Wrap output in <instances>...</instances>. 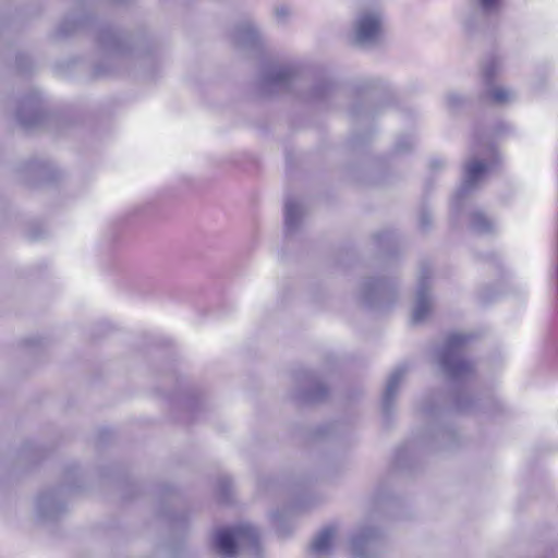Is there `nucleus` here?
<instances>
[{
	"label": "nucleus",
	"instance_id": "31",
	"mask_svg": "<svg viewBox=\"0 0 558 558\" xmlns=\"http://www.w3.org/2000/svg\"><path fill=\"white\" fill-rule=\"evenodd\" d=\"M29 238L32 240H38L40 236L39 235H36V234H31Z\"/></svg>",
	"mask_w": 558,
	"mask_h": 558
},
{
	"label": "nucleus",
	"instance_id": "26",
	"mask_svg": "<svg viewBox=\"0 0 558 558\" xmlns=\"http://www.w3.org/2000/svg\"><path fill=\"white\" fill-rule=\"evenodd\" d=\"M15 66L20 72L25 73L31 69L32 60L27 54L19 53L15 60Z\"/></svg>",
	"mask_w": 558,
	"mask_h": 558
},
{
	"label": "nucleus",
	"instance_id": "32",
	"mask_svg": "<svg viewBox=\"0 0 558 558\" xmlns=\"http://www.w3.org/2000/svg\"><path fill=\"white\" fill-rule=\"evenodd\" d=\"M422 223H423V225L427 223V222L425 221V218H424V217H422Z\"/></svg>",
	"mask_w": 558,
	"mask_h": 558
},
{
	"label": "nucleus",
	"instance_id": "29",
	"mask_svg": "<svg viewBox=\"0 0 558 558\" xmlns=\"http://www.w3.org/2000/svg\"><path fill=\"white\" fill-rule=\"evenodd\" d=\"M95 75L96 76H105V75H109L111 73H114V70L112 69H106L102 66V64H97L95 65Z\"/></svg>",
	"mask_w": 558,
	"mask_h": 558
},
{
	"label": "nucleus",
	"instance_id": "20",
	"mask_svg": "<svg viewBox=\"0 0 558 558\" xmlns=\"http://www.w3.org/2000/svg\"><path fill=\"white\" fill-rule=\"evenodd\" d=\"M217 490L219 498L223 502H228L232 492V480L229 476H220L217 481Z\"/></svg>",
	"mask_w": 558,
	"mask_h": 558
},
{
	"label": "nucleus",
	"instance_id": "18",
	"mask_svg": "<svg viewBox=\"0 0 558 558\" xmlns=\"http://www.w3.org/2000/svg\"><path fill=\"white\" fill-rule=\"evenodd\" d=\"M471 228L477 233H492L496 229L495 222L481 211H475L471 216Z\"/></svg>",
	"mask_w": 558,
	"mask_h": 558
},
{
	"label": "nucleus",
	"instance_id": "6",
	"mask_svg": "<svg viewBox=\"0 0 558 558\" xmlns=\"http://www.w3.org/2000/svg\"><path fill=\"white\" fill-rule=\"evenodd\" d=\"M298 81V71L293 65L269 64L259 75L258 89L263 96H272L290 92Z\"/></svg>",
	"mask_w": 558,
	"mask_h": 558
},
{
	"label": "nucleus",
	"instance_id": "11",
	"mask_svg": "<svg viewBox=\"0 0 558 558\" xmlns=\"http://www.w3.org/2000/svg\"><path fill=\"white\" fill-rule=\"evenodd\" d=\"M489 166L481 160H471L465 165L464 181L457 192V199L463 198L468 193L476 189L488 173Z\"/></svg>",
	"mask_w": 558,
	"mask_h": 558
},
{
	"label": "nucleus",
	"instance_id": "5",
	"mask_svg": "<svg viewBox=\"0 0 558 558\" xmlns=\"http://www.w3.org/2000/svg\"><path fill=\"white\" fill-rule=\"evenodd\" d=\"M468 339L469 335L465 333L450 335L439 355V365L451 379H464L473 373V365L464 360L461 354L462 344Z\"/></svg>",
	"mask_w": 558,
	"mask_h": 558
},
{
	"label": "nucleus",
	"instance_id": "22",
	"mask_svg": "<svg viewBox=\"0 0 558 558\" xmlns=\"http://www.w3.org/2000/svg\"><path fill=\"white\" fill-rule=\"evenodd\" d=\"M331 88H332V85L329 82H327V81L317 82L314 85V87L311 90V93L307 96V98L310 100H320L325 96L329 95V93L331 92Z\"/></svg>",
	"mask_w": 558,
	"mask_h": 558
},
{
	"label": "nucleus",
	"instance_id": "17",
	"mask_svg": "<svg viewBox=\"0 0 558 558\" xmlns=\"http://www.w3.org/2000/svg\"><path fill=\"white\" fill-rule=\"evenodd\" d=\"M22 174L21 180L27 184H32L33 181L43 180L47 172V166L39 160H29L24 162L19 170Z\"/></svg>",
	"mask_w": 558,
	"mask_h": 558
},
{
	"label": "nucleus",
	"instance_id": "33",
	"mask_svg": "<svg viewBox=\"0 0 558 558\" xmlns=\"http://www.w3.org/2000/svg\"><path fill=\"white\" fill-rule=\"evenodd\" d=\"M180 522L183 524L184 523V518H180Z\"/></svg>",
	"mask_w": 558,
	"mask_h": 558
},
{
	"label": "nucleus",
	"instance_id": "24",
	"mask_svg": "<svg viewBox=\"0 0 558 558\" xmlns=\"http://www.w3.org/2000/svg\"><path fill=\"white\" fill-rule=\"evenodd\" d=\"M274 14L278 23L284 24L291 15V10L286 4H278L274 9Z\"/></svg>",
	"mask_w": 558,
	"mask_h": 558
},
{
	"label": "nucleus",
	"instance_id": "1",
	"mask_svg": "<svg viewBox=\"0 0 558 558\" xmlns=\"http://www.w3.org/2000/svg\"><path fill=\"white\" fill-rule=\"evenodd\" d=\"M89 27L95 29L98 49L109 62H116L131 51L124 33L111 25L99 24L92 15L85 13L65 16L57 27L56 37L64 38Z\"/></svg>",
	"mask_w": 558,
	"mask_h": 558
},
{
	"label": "nucleus",
	"instance_id": "12",
	"mask_svg": "<svg viewBox=\"0 0 558 558\" xmlns=\"http://www.w3.org/2000/svg\"><path fill=\"white\" fill-rule=\"evenodd\" d=\"M430 275L428 268H423L418 275V287L416 291V300L412 313V322L414 324L422 323L430 311V295L428 292L427 279Z\"/></svg>",
	"mask_w": 558,
	"mask_h": 558
},
{
	"label": "nucleus",
	"instance_id": "14",
	"mask_svg": "<svg viewBox=\"0 0 558 558\" xmlns=\"http://www.w3.org/2000/svg\"><path fill=\"white\" fill-rule=\"evenodd\" d=\"M303 207L293 199H287L284 205V234L286 238L292 239L302 229Z\"/></svg>",
	"mask_w": 558,
	"mask_h": 558
},
{
	"label": "nucleus",
	"instance_id": "27",
	"mask_svg": "<svg viewBox=\"0 0 558 558\" xmlns=\"http://www.w3.org/2000/svg\"><path fill=\"white\" fill-rule=\"evenodd\" d=\"M446 99H447L448 106L451 108L457 107L462 101V98L457 93L448 94Z\"/></svg>",
	"mask_w": 558,
	"mask_h": 558
},
{
	"label": "nucleus",
	"instance_id": "25",
	"mask_svg": "<svg viewBox=\"0 0 558 558\" xmlns=\"http://www.w3.org/2000/svg\"><path fill=\"white\" fill-rule=\"evenodd\" d=\"M39 453L40 449L31 442L25 444L21 450V457L23 459H29L32 461L37 459L39 457Z\"/></svg>",
	"mask_w": 558,
	"mask_h": 558
},
{
	"label": "nucleus",
	"instance_id": "15",
	"mask_svg": "<svg viewBox=\"0 0 558 558\" xmlns=\"http://www.w3.org/2000/svg\"><path fill=\"white\" fill-rule=\"evenodd\" d=\"M405 373V366H398L389 375L383 398V408L386 412L390 410L392 402L398 395L400 384L402 383Z\"/></svg>",
	"mask_w": 558,
	"mask_h": 558
},
{
	"label": "nucleus",
	"instance_id": "3",
	"mask_svg": "<svg viewBox=\"0 0 558 558\" xmlns=\"http://www.w3.org/2000/svg\"><path fill=\"white\" fill-rule=\"evenodd\" d=\"M386 37V17L379 8L359 12L354 25V45L362 49L379 47Z\"/></svg>",
	"mask_w": 558,
	"mask_h": 558
},
{
	"label": "nucleus",
	"instance_id": "16",
	"mask_svg": "<svg viewBox=\"0 0 558 558\" xmlns=\"http://www.w3.org/2000/svg\"><path fill=\"white\" fill-rule=\"evenodd\" d=\"M377 541L373 532H367L351 539V558H364L371 556Z\"/></svg>",
	"mask_w": 558,
	"mask_h": 558
},
{
	"label": "nucleus",
	"instance_id": "9",
	"mask_svg": "<svg viewBox=\"0 0 558 558\" xmlns=\"http://www.w3.org/2000/svg\"><path fill=\"white\" fill-rule=\"evenodd\" d=\"M362 298L368 306L384 308L393 302L395 287L387 279L368 280L363 284Z\"/></svg>",
	"mask_w": 558,
	"mask_h": 558
},
{
	"label": "nucleus",
	"instance_id": "10",
	"mask_svg": "<svg viewBox=\"0 0 558 558\" xmlns=\"http://www.w3.org/2000/svg\"><path fill=\"white\" fill-rule=\"evenodd\" d=\"M232 39L238 48L256 53L262 50L264 44L259 27L252 21L238 24L233 28Z\"/></svg>",
	"mask_w": 558,
	"mask_h": 558
},
{
	"label": "nucleus",
	"instance_id": "4",
	"mask_svg": "<svg viewBox=\"0 0 558 558\" xmlns=\"http://www.w3.org/2000/svg\"><path fill=\"white\" fill-rule=\"evenodd\" d=\"M76 468L65 471V483L56 489L41 492L36 500V513L41 521H53L60 518L66 510L64 492L75 487Z\"/></svg>",
	"mask_w": 558,
	"mask_h": 558
},
{
	"label": "nucleus",
	"instance_id": "8",
	"mask_svg": "<svg viewBox=\"0 0 558 558\" xmlns=\"http://www.w3.org/2000/svg\"><path fill=\"white\" fill-rule=\"evenodd\" d=\"M50 118L38 90H31L23 97L15 111L17 123L25 130L41 128L46 125Z\"/></svg>",
	"mask_w": 558,
	"mask_h": 558
},
{
	"label": "nucleus",
	"instance_id": "13",
	"mask_svg": "<svg viewBox=\"0 0 558 558\" xmlns=\"http://www.w3.org/2000/svg\"><path fill=\"white\" fill-rule=\"evenodd\" d=\"M337 530L333 526L323 527L314 537L308 547L313 558H329L333 553V541Z\"/></svg>",
	"mask_w": 558,
	"mask_h": 558
},
{
	"label": "nucleus",
	"instance_id": "2",
	"mask_svg": "<svg viewBox=\"0 0 558 558\" xmlns=\"http://www.w3.org/2000/svg\"><path fill=\"white\" fill-rule=\"evenodd\" d=\"M213 546L223 558H234L239 548L247 551L253 558L260 554L259 532L248 523L218 529L213 535Z\"/></svg>",
	"mask_w": 558,
	"mask_h": 558
},
{
	"label": "nucleus",
	"instance_id": "21",
	"mask_svg": "<svg viewBox=\"0 0 558 558\" xmlns=\"http://www.w3.org/2000/svg\"><path fill=\"white\" fill-rule=\"evenodd\" d=\"M477 10L483 15H494L499 12L501 8V0H475Z\"/></svg>",
	"mask_w": 558,
	"mask_h": 558
},
{
	"label": "nucleus",
	"instance_id": "28",
	"mask_svg": "<svg viewBox=\"0 0 558 558\" xmlns=\"http://www.w3.org/2000/svg\"><path fill=\"white\" fill-rule=\"evenodd\" d=\"M413 144V141L412 138L410 137H407L402 141H399L397 144H396V148L398 151H404L407 150L408 148H410Z\"/></svg>",
	"mask_w": 558,
	"mask_h": 558
},
{
	"label": "nucleus",
	"instance_id": "19",
	"mask_svg": "<svg viewBox=\"0 0 558 558\" xmlns=\"http://www.w3.org/2000/svg\"><path fill=\"white\" fill-rule=\"evenodd\" d=\"M488 93L496 104H507L515 98V93L504 86H489Z\"/></svg>",
	"mask_w": 558,
	"mask_h": 558
},
{
	"label": "nucleus",
	"instance_id": "30",
	"mask_svg": "<svg viewBox=\"0 0 558 558\" xmlns=\"http://www.w3.org/2000/svg\"><path fill=\"white\" fill-rule=\"evenodd\" d=\"M172 556H178L181 553V548H173L169 550Z\"/></svg>",
	"mask_w": 558,
	"mask_h": 558
},
{
	"label": "nucleus",
	"instance_id": "7",
	"mask_svg": "<svg viewBox=\"0 0 558 558\" xmlns=\"http://www.w3.org/2000/svg\"><path fill=\"white\" fill-rule=\"evenodd\" d=\"M328 397V387L314 372L305 371L295 376L291 398L299 404H316Z\"/></svg>",
	"mask_w": 558,
	"mask_h": 558
},
{
	"label": "nucleus",
	"instance_id": "23",
	"mask_svg": "<svg viewBox=\"0 0 558 558\" xmlns=\"http://www.w3.org/2000/svg\"><path fill=\"white\" fill-rule=\"evenodd\" d=\"M501 68L500 61L492 59L483 68V77L487 85H490L493 77L499 72Z\"/></svg>",
	"mask_w": 558,
	"mask_h": 558
}]
</instances>
